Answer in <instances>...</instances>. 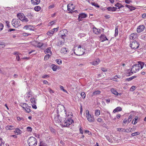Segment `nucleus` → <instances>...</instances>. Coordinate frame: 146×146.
<instances>
[{
	"mask_svg": "<svg viewBox=\"0 0 146 146\" xmlns=\"http://www.w3.org/2000/svg\"><path fill=\"white\" fill-rule=\"evenodd\" d=\"M137 62L138 64H135L132 66L131 69L130 70L131 72H129L130 69L128 70L127 72H129L126 75L127 76H130L131 75V74L135 73L138 71L140 68V65L141 69L143 68L145 64L144 62L141 61H138Z\"/></svg>",
	"mask_w": 146,
	"mask_h": 146,
	"instance_id": "obj_1",
	"label": "nucleus"
},
{
	"mask_svg": "<svg viewBox=\"0 0 146 146\" xmlns=\"http://www.w3.org/2000/svg\"><path fill=\"white\" fill-rule=\"evenodd\" d=\"M64 108V107L63 105H59L57 106V118H59V117H60V115L62 116L63 114L64 116L66 115V110H65Z\"/></svg>",
	"mask_w": 146,
	"mask_h": 146,
	"instance_id": "obj_2",
	"label": "nucleus"
},
{
	"mask_svg": "<svg viewBox=\"0 0 146 146\" xmlns=\"http://www.w3.org/2000/svg\"><path fill=\"white\" fill-rule=\"evenodd\" d=\"M37 143L36 139L33 137H30L28 140V143L29 146H36Z\"/></svg>",
	"mask_w": 146,
	"mask_h": 146,
	"instance_id": "obj_3",
	"label": "nucleus"
},
{
	"mask_svg": "<svg viewBox=\"0 0 146 146\" xmlns=\"http://www.w3.org/2000/svg\"><path fill=\"white\" fill-rule=\"evenodd\" d=\"M130 46L132 49H136L137 48L139 45V42L135 40H132L130 41Z\"/></svg>",
	"mask_w": 146,
	"mask_h": 146,
	"instance_id": "obj_4",
	"label": "nucleus"
},
{
	"mask_svg": "<svg viewBox=\"0 0 146 146\" xmlns=\"http://www.w3.org/2000/svg\"><path fill=\"white\" fill-rule=\"evenodd\" d=\"M17 17L23 22H27L29 21L27 18H26L24 14L22 13H19L17 15Z\"/></svg>",
	"mask_w": 146,
	"mask_h": 146,
	"instance_id": "obj_5",
	"label": "nucleus"
},
{
	"mask_svg": "<svg viewBox=\"0 0 146 146\" xmlns=\"http://www.w3.org/2000/svg\"><path fill=\"white\" fill-rule=\"evenodd\" d=\"M12 24L15 28H17L21 25L20 21L17 19H13L12 21Z\"/></svg>",
	"mask_w": 146,
	"mask_h": 146,
	"instance_id": "obj_6",
	"label": "nucleus"
},
{
	"mask_svg": "<svg viewBox=\"0 0 146 146\" xmlns=\"http://www.w3.org/2000/svg\"><path fill=\"white\" fill-rule=\"evenodd\" d=\"M82 48H81V46L80 45H79L77 50H75V51H74V53L77 55H81L84 54V52H83L82 51Z\"/></svg>",
	"mask_w": 146,
	"mask_h": 146,
	"instance_id": "obj_7",
	"label": "nucleus"
},
{
	"mask_svg": "<svg viewBox=\"0 0 146 146\" xmlns=\"http://www.w3.org/2000/svg\"><path fill=\"white\" fill-rule=\"evenodd\" d=\"M87 15L85 13H81L78 15V20L79 21H82L83 18H84L87 17Z\"/></svg>",
	"mask_w": 146,
	"mask_h": 146,
	"instance_id": "obj_8",
	"label": "nucleus"
},
{
	"mask_svg": "<svg viewBox=\"0 0 146 146\" xmlns=\"http://www.w3.org/2000/svg\"><path fill=\"white\" fill-rule=\"evenodd\" d=\"M73 122L74 121L73 120L71 119H69L68 120H66L65 122L64 126L66 127L68 126Z\"/></svg>",
	"mask_w": 146,
	"mask_h": 146,
	"instance_id": "obj_9",
	"label": "nucleus"
},
{
	"mask_svg": "<svg viewBox=\"0 0 146 146\" xmlns=\"http://www.w3.org/2000/svg\"><path fill=\"white\" fill-rule=\"evenodd\" d=\"M145 27L143 25H139L137 28V32L138 33H140L143 31L145 29Z\"/></svg>",
	"mask_w": 146,
	"mask_h": 146,
	"instance_id": "obj_10",
	"label": "nucleus"
},
{
	"mask_svg": "<svg viewBox=\"0 0 146 146\" xmlns=\"http://www.w3.org/2000/svg\"><path fill=\"white\" fill-rule=\"evenodd\" d=\"M111 91L112 94H114L115 95H117V96H118V95L121 96V93H118L116 91L115 89L113 88H112L111 89Z\"/></svg>",
	"mask_w": 146,
	"mask_h": 146,
	"instance_id": "obj_11",
	"label": "nucleus"
},
{
	"mask_svg": "<svg viewBox=\"0 0 146 146\" xmlns=\"http://www.w3.org/2000/svg\"><path fill=\"white\" fill-rule=\"evenodd\" d=\"M54 119L56 120L58 119H59V121H58V122L63 123L64 122H65L64 117L62 118V117H59V118H57V117H55Z\"/></svg>",
	"mask_w": 146,
	"mask_h": 146,
	"instance_id": "obj_12",
	"label": "nucleus"
},
{
	"mask_svg": "<svg viewBox=\"0 0 146 146\" xmlns=\"http://www.w3.org/2000/svg\"><path fill=\"white\" fill-rule=\"evenodd\" d=\"M100 38L101 41L102 42L106 40H108V39L104 34H102L101 35L100 37Z\"/></svg>",
	"mask_w": 146,
	"mask_h": 146,
	"instance_id": "obj_13",
	"label": "nucleus"
},
{
	"mask_svg": "<svg viewBox=\"0 0 146 146\" xmlns=\"http://www.w3.org/2000/svg\"><path fill=\"white\" fill-rule=\"evenodd\" d=\"M31 3L34 5H38L40 2V0H31Z\"/></svg>",
	"mask_w": 146,
	"mask_h": 146,
	"instance_id": "obj_14",
	"label": "nucleus"
},
{
	"mask_svg": "<svg viewBox=\"0 0 146 146\" xmlns=\"http://www.w3.org/2000/svg\"><path fill=\"white\" fill-rule=\"evenodd\" d=\"M137 33H133L131 34L130 35L129 38L130 40H134L137 37Z\"/></svg>",
	"mask_w": 146,
	"mask_h": 146,
	"instance_id": "obj_15",
	"label": "nucleus"
},
{
	"mask_svg": "<svg viewBox=\"0 0 146 146\" xmlns=\"http://www.w3.org/2000/svg\"><path fill=\"white\" fill-rule=\"evenodd\" d=\"M88 120L90 122H93L94 121L95 119L94 116L92 115H89L88 117L87 118Z\"/></svg>",
	"mask_w": 146,
	"mask_h": 146,
	"instance_id": "obj_16",
	"label": "nucleus"
},
{
	"mask_svg": "<svg viewBox=\"0 0 146 146\" xmlns=\"http://www.w3.org/2000/svg\"><path fill=\"white\" fill-rule=\"evenodd\" d=\"M132 116L131 115H130L128 117L127 119H125L123 121V123H126L127 122L128 123H129L131 120Z\"/></svg>",
	"mask_w": 146,
	"mask_h": 146,
	"instance_id": "obj_17",
	"label": "nucleus"
},
{
	"mask_svg": "<svg viewBox=\"0 0 146 146\" xmlns=\"http://www.w3.org/2000/svg\"><path fill=\"white\" fill-rule=\"evenodd\" d=\"M94 33L96 34H98L100 33V30L99 29H97V28L94 27L93 28Z\"/></svg>",
	"mask_w": 146,
	"mask_h": 146,
	"instance_id": "obj_18",
	"label": "nucleus"
},
{
	"mask_svg": "<svg viewBox=\"0 0 146 146\" xmlns=\"http://www.w3.org/2000/svg\"><path fill=\"white\" fill-rule=\"evenodd\" d=\"M107 9L108 11H114L116 10L117 8L114 7H110L107 8Z\"/></svg>",
	"mask_w": 146,
	"mask_h": 146,
	"instance_id": "obj_19",
	"label": "nucleus"
},
{
	"mask_svg": "<svg viewBox=\"0 0 146 146\" xmlns=\"http://www.w3.org/2000/svg\"><path fill=\"white\" fill-rule=\"evenodd\" d=\"M35 44H37V47L42 48V46L43 45V44L42 43L40 42H37L35 41Z\"/></svg>",
	"mask_w": 146,
	"mask_h": 146,
	"instance_id": "obj_20",
	"label": "nucleus"
},
{
	"mask_svg": "<svg viewBox=\"0 0 146 146\" xmlns=\"http://www.w3.org/2000/svg\"><path fill=\"white\" fill-rule=\"evenodd\" d=\"M100 62V60L99 59H96L95 61L91 62V63L94 65H97Z\"/></svg>",
	"mask_w": 146,
	"mask_h": 146,
	"instance_id": "obj_21",
	"label": "nucleus"
},
{
	"mask_svg": "<svg viewBox=\"0 0 146 146\" xmlns=\"http://www.w3.org/2000/svg\"><path fill=\"white\" fill-rule=\"evenodd\" d=\"M122 110V109L121 107H118L113 110V112L114 113H115L116 112L121 111Z\"/></svg>",
	"mask_w": 146,
	"mask_h": 146,
	"instance_id": "obj_22",
	"label": "nucleus"
},
{
	"mask_svg": "<svg viewBox=\"0 0 146 146\" xmlns=\"http://www.w3.org/2000/svg\"><path fill=\"white\" fill-rule=\"evenodd\" d=\"M32 27H33L31 25H26L24 27V29H29L30 30H33Z\"/></svg>",
	"mask_w": 146,
	"mask_h": 146,
	"instance_id": "obj_23",
	"label": "nucleus"
},
{
	"mask_svg": "<svg viewBox=\"0 0 146 146\" xmlns=\"http://www.w3.org/2000/svg\"><path fill=\"white\" fill-rule=\"evenodd\" d=\"M115 6V7H117L118 8V9H120V8L124 7V6L121 4L117 3L116 4Z\"/></svg>",
	"mask_w": 146,
	"mask_h": 146,
	"instance_id": "obj_24",
	"label": "nucleus"
},
{
	"mask_svg": "<svg viewBox=\"0 0 146 146\" xmlns=\"http://www.w3.org/2000/svg\"><path fill=\"white\" fill-rule=\"evenodd\" d=\"M6 128L7 130H12L14 128V127L13 126L9 125L6 126Z\"/></svg>",
	"mask_w": 146,
	"mask_h": 146,
	"instance_id": "obj_25",
	"label": "nucleus"
},
{
	"mask_svg": "<svg viewBox=\"0 0 146 146\" xmlns=\"http://www.w3.org/2000/svg\"><path fill=\"white\" fill-rule=\"evenodd\" d=\"M101 93V91L97 90L94 92L93 93V95H97Z\"/></svg>",
	"mask_w": 146,
	"mask_h": 146,
	"instance_id": "obj_26",
	"label": "nucleus"
},
{
	"mask_svg": "<svg viewBox=\"0 0 146 146\" xmlns=\"http://www.w3.org/2000/svg\"><path fill=\"white\" fill-rule=\"evenodd\" d=\"M41 9V7L40 6H36L34 8V10L36 11H38Z\"/></svg>",
	"mask_w": 146,
	"mask_h": 146,
	"instance_id": "obj_27",
	"label": "nucleus"
},
{
	"mask_svg": "<svg viewBox=\"0 0 146 146\" xmlns=\"http://www.w3.org/2000/svg\"><path fill=\"white\" fill-rule=\"evenodd\" d=\"M57 66L54 64L52 65V69L54 71H56L57 69Z\"/></svg>",
	"mask_w": 146,
	"mask_h": 146,
	"instance_id": "obj_28",
	"label": "nucleus"
},
{
	"mask_svg": "<svg viewBox=\"0 0 146 146\" xmlns=\"http://www.w3.org/2000/svg\"><path fill=\"white\" fill-rule=\"evenodd\" d=\"M118 27L117 26H116L115 30V36H116L118 34Z\"/></svg>",
	"mask_w": 146,
	"mask_h": 146,
	"instance_id": "obj_29",
	"label": "nucleus"
},
{
	"mask_svg": "<svg viewBox=\"0 0 146 146\" xmlns=\"http://www.w3.org/2000/svg\"><path fill=\"white\" fill-rule=\"evenodd\" d=\"M30 108H31L30 107H29V106H28L25 109V110L27 113H29L31 112V110Z\"/></svg>",
	"mask_w": 146,
	"mask_h": 146,
	"instance_id": "obj_30",
	"label": "nucleus"
},
{
	"mask_svg": "<svg viewBox=\"0 0 146 146\" xmlns=\"http://www.w3.org/2000/svg\"><path fill=\"white\" fill-rule=\"evenodd\" d=\"M64 43L62 41H59L57 43V45L59 47H61L63 44Z\"/></svg>",
	"mask_w": 146,
	"mask_h": 146,
	"instance_id": "obj_31",
	"label": "nucleus"
},
{
	"mask_svg": "<svg viewBox=\"0 0 146 146\" xmlns=\"http://www.w3.org/2000/svg\"><path fill=\"white\" fill-rule=\"evenodd\" d=\"M46 52L47 53H50V54H52V53L51 51V48L48 47L47 48L46 50Z\"/></svg>",
	"mask_w": 146,
	"mask_h": 146,
	"instance_id": "obj_32",
	"label": "nucleus"
},
{
	"mask_svg": "<svg viewBox=\"0 0 146 146\" xmlns=\"http://www.w3.org/2000/svg\"><path fill=\"white\" fill-rule=\"evenodd\" d=\"M100 111L99 110H96L95 111V115L98 116L100 115Z\"/></svg>",
	"mask_w": 146,
	"mask_h": 146,
	"instance_id": "obj_33",
	"label": "nucleus"
},
{
	"mask_svg": "<svg viewBox=\"0 0 146 146\" xmlns=\"http://www.w3.org/2000/svg\"><path fill=\"white\" fill-rule=\"evenodd\" d=\"M61 51L63 53H64V54H65L67 52L66 49L65 48H62L61 49Z\"/></svg>",
	"mask_w": 146,
	"mask_h": 146,
	"instance_id": "obj_34",
	"label": "nucleus"
},
{
	"mask_svg": "<svg viewBox=\"0 0 146 146\" xmlns=\"http://www.w3.org/2000/svg\"><path fill=\"white\" fill-rule=\"evenodd\" d=\"M21 130L18 128L16 129L15 131H14L15 133H17V134H21Z\"/></svg>",
	"mask_w": 146,
	"mask_h": 146,
	"instance_id": "obj_35",
	"label": "nucleus"
},
{
	"mask_svg": "<svg viewBox=\"0 0 146 146\" xmlns=\"http://www.w3.org/2000/svg\"><path fill=\"white\" fill-rule=\"evenodd\" d=\"M140 133L139 132H136L133 133L131 134V135L133 136H135L137 135H139Z\"/></svg>",
	"mask_w": 146,
	"mask_h": 146,
	"instance_id": "obj_36",
	"label": "nucleus"
},
{
	"mask_svg": "<svg viewBox=\"0 0 146 146\" xmlns=\"http://www.w3.org/2000/svg\"><path fill=\"white\" fill-rule=\"evenodd\" d=\"M54 32V31H52L48 32L47 33V35L51 36L52 35Z\"/></svg>",
	"mask_w": 146,
	"mask_h": 146,
	"instance_id": "obj_37",
	"label": "nucleus"
},
{
	"mask_svg": "<svg viewBox=\"0 0 146 146\" xmlns=\"http://www.w3.org/2000/svg\"><path fill=\"white\" fill-rule=\"evenodd\" d=\"M28 106V105L26 103H23L21 107L24 109V110Z\"/></svg>",
	"mask_w": 146,
	"mask_h": 146,
	"instance_id": "obj_38",
	"label": "nucleus"
},
{
	"mask_svg": "<svg viewBox=\"0 0 146 146\" xmlns=\"http://www.w3.org/2000/svg\"><path fill=\"white\" fill-rule=\"evenodd\" d=\"M138 117L136 118H135L133 120L132 123L133 124H136L137 123V120Z\"/></svg>",
	"mask_w": 146,
	"mask_h": 146,
	"instance_id": "obj_39",
	"label": "nucleus"
},
{
	"mask_svg": "<svg viewBox=\"0 0 146 146\" xmlns=\"http://www.w3.org/2000/svg\"><path fill=\"white\" fill-rule=\"evenodd\" d=\"M91 4L92 5L95 6L96 7L99 8L100 7V6L98 5V4L95 3H92Z\"/></svg>",
	"mask_w": 146,
	"mask_h": 146,
	"instance_id": "obj_40",
	"label": "nucleus"
},
{
	"mask_svg": "<svg viewBox=\"0 0 146 146\" xmlns=\"http://www.w3.org/2000/svg\"><path fill=\"white\" fill-rule=\"evenodd\" d=\"M5 46V45L4 43L2 42H0V49L4 48Z\"/></svg>",
	"mask_w": 146,
	"mask_h": 146,
	"instance_id": "obj_41",
	"label": "nucleus"
},
{
	"mask_svg": "<svg viewBox=\"0 0 146 146\" xmlns=\"http://www.w3.org/2000/svg\"><path fill=\"white\" fill-rule=\"evenodd\" d=\"M56 62L59 65H60L62 64V62L60 60H59L58 59H56Z\"/></svg>",
	"mask_w": 146,
	"mask_h": 146,
	"instance_id": "obj_42",
	"label": "nucleus"
},
{
	"mask_svg": "<svg viewBox=\"0 0 146 146\" xmlns=\"http://www.w3.org/2000/svg\"><path fill=\"white\" fill-rule=\"evenodd\" d=\"M50 56V55L49 54H47L45 55L44 57V60H48L49 58V57Z\"/></svg>",
	"mask_w": 146,
	"mask_h": 146,
	"instance_id": "obj_43",
	"label": "nucleus"
},
{
	"mask_svg": "<svg viewBox=\"0 0 146 146\" xmlns=\"http://www.w3.org/2000/svg\"><path fill=\"white\" fill-rule=\"evenodd\" d=\"M80 95L83 99H84L85 98L86 94L84 92H82Z\"/></svg>",
	"mask_w": 146,
	"mask_h": 146,
	"instance_id": "obj_44",
	"label": "nucleus"
},
{
	"mask_svg": "<svg viewBox=\"0 0 146 146\" xmlns=\"http://www.w3.org/2000/svg\"><path fill=\"white\" fill-rule=\"evenodd\" d=\"M32 92L31 91L27 93L26 94L27 97L28 98H29L30 97V96L31 95Z\"/></svg>",
	"mask_w": 146,
	"mask_h": 146,
	"instance_id": "obj_45",
	"label": "nucleus"
},
{
	"mask_svg": "<svg viewBox=\"0 0 146 146\" xmlns=\"http://www.w3.org/2000/svg\"><path fill=\"white\" fill-rule=\"evenodd\" d=\"M117 131L119 132H124V129L122 128H118L117 129Z\"/></svg>",
	"mask_w": 146,
	"mask_h": 146,
	"instance_id": "obj_46",
	"label": "nucleus"
},
{
	"mask_svg": "<svg viewBox=\"0 0 146 146\" xmlns=\"http://www.w3.org/2000/svg\"><path fill=\"white\" fill-rule=\"evenodd\" d=\"M27 130L28 131L31 132L32 131V129L31 127H28L27 128Z\"/></svg>",
	"mask_w": 146,
	"mask_h": 146,
	"instance_id": "obj_47",
	"label": "nucleus"
},
{
	"mask_svg": "<svg viewBox=\"0 0 146 146\" xmlns=\"http://www.w3.org/2000/svg\"><path fill=\"white\" fill-rule=\"evenodd\" d=\"M30 100L31 102L33 104H36V102L35 101V100L34 98H31Z\"/></svg>",
	"mask_w": 146,
	"mask_h": 146,
	"instance_id": "obj_48",
	"label": "nucleus"
},
{
	"mask_svg": "<svg viewBox=\"0 0 146 146\" xmlns=\"http://www.w3.org/2000/svg\"><path fill=\"white\" fill-rule=\"evenodd\" d=\"M3 25L2 23H0V31L3 29Z\"/></svg>",
	"mask_w": 146,
	"mask_h": 146,
	"instance_id": "obj_49",
	"label": "nucleus"
},
{
	"mask_svg": "<svg viewBox=\"0 0 146 146\" xmlns=\"http://www.w3.org/2000/svg\"><path fill=\"white\" fill-rule=\"evenodd\" d=\"M86 117L87 118H88V117L89 116V115H91V114H89V111L88 110H86Z\"/></svg>",
	"mask_w": 146,
	"mask_h": 146,
	"instance_id": "obj_50",
	"label": "nucleus"
},
{
	"mask_svg": "<svg viewBox=\"0 0 146 146\" xmlns=\"http://www.w3.org/2000/svg\"><path fill=\"white\" fill-rule=\"evenodd\" d=\"M97 121L98 122H100V123H102V122H103L102 119L101 118H98L97 119Z\"/></svg>",
	"mask_w": 146,
	"mask_h": 146,
	"instance_id": "obj_51",
	"label": "nucleus"
},
{
	"mask_svg": "<svg viewBox=\"0 0 146 146\" xmlns=\"http://www.w3.org/2000/svg\"><path fill=\"white\" fill-rule=\"evenodd\" d=\"M27 16L30 19H31V17H33V15H31V13H28L27 15Z\"/></svg>",
	"mask_w": 146,
	"mask_h": 146,
	"instance_id": "obj_52",
	"label": "nucleus"
},
{
	"mask_svg": "<svg viewBox=\"0 0 146 146\" xmlns=\"http://www.w3.org/2000/svg\"><path fill=\"white\" fill-rule=\"evenodd\" d=\"M60 88L61 90H63L64 92H66V93L67 92L66 90H65V89H64V87L63 86H60Z\"/></svg>",
	"mask_w": 146,
	"mask_h": 146,
	"instance_id": "obj_53",
	"label": "nucleus"
},
{
	"mask_svg": "<svg viewBox=\"0 0 146 146\" xmlns=\"http://www.w3.org/2000/svg\"><path fill=\"white\" fill-rule=\"evenodd\" d=\"M17 120L19 121H20L22 120L23 121L24 120V119L23 118H22V117L21 118L20 117H17Z\"/></svg>",
	"mask_w": 146,
	"mask_h": 146,
	"instance_id": "obj_54",
	"label": "nucleus"
},
{
	"mask_svg": "<svg viewBox=\"0 0 146 146\" xmlns=\"http://www.w3.org/2000/svg\"><path fill=\"white\" fill-rule=\"evenodd\" d=\"M135 9H136V8H135V7H133L131 6L130 7L129 9H130V10L131 11L135 10Z\"/></svg>",
	"mask_w": 146,
	"mask_h": 146,
	"instance_id": "obj_55",
	"label": "nucleus"
},
{
	"mask_svg": "<svg viewBox=\"0 0 146 146\" xmlns=\"http://www.w3.org/2000/svg\"><path fill=\"white\" fill-rule=\"evenodd\" d=\"M66 35L65 33H64V34H62L61 36V37L62 38V39H64V37L66 36Z\"/></svg>",
	"mask_w": 146,
	"mask_h": 146,
	"instance_id": "obj_56",
	"label": "nucleus"
},
{
	"mask_svg": "<svg viewBox=\"0 0 146 146\" xmlns=\"http://www.w3.org/2000/svg\"><path fill=\"white\" fill-rule=\"evenodd\" d=\"M16 59L18 61H19L21 59L20 58V56L19 55H17Z\"/></svg>",
	"mask_w": 146,
	"mask_h": 146,
	"instance_id": "obj_57",
	"label": "nucleus"
},
{
	"mask_svg": "<svg viewBox=\"0 0 146 146\" xmlns=\"http://www.w3.org/2000/svg\"><path fill=\"white\" fill-rule=\"evenodd\" d=\"M125 2L127 4H129L130 2H132L131 1H130L129 0H125Z\"/></svg>",
	"mask_w": 146,
	"mask_h": 146,
	"instance_id": "obj_58",
	"label": "nucleus"
},
{
	"mask_svg": "<svg viewBox=\"0 0 146 146\" xmlns=\"http://www.w3.org/2000/svg\"><path fill=\"white\" fill-rule=\"evenodd\" d=\"M101 70L103 72H106L107 71V69L104 68H102Z\"/></svg>",
	"mask_w": 146,
	"mask_h": 146,
	"instance_id": "obj_59",
	"label": "nucleus"
},
{
	"mask_svg": "<svg viewBox=\"0 0 146 146\" xmlns=\"http://www.w3.org/2000/svg\"><path fill=\"white\" fill-rule=\"evenodd\" d=\"M6 24L8 28H9L10 27L9 26V22L8 21H6Z\"/></svg>",
	"mask_w": 146,
	"mask_h": 146,
	"instance_id": "obj_60",
	"label": "nucleus"
},
{
	"mask_svg": "<svg viewBox=\"0 0 146 146\" xmlns=\"http://www.w3.org/2000/svg\"><path fill=\"white\" fill-rule=\"evenodd\" d=\"M79 131L80 132V133L82 134L83 133V131L82 130V127H80L79 128Z\"/></svg>",
	"mask_w": 146,
	"mask_h": 146,
	"instance_id": "obj_61",
	"label": "nucleus"
},
{
	"mask_svg": "<svg viewBox=\"0 0 146 146\" xmlns=\"http://www.w3.org/2000/svg\"><path fill=\"white\" fill-rule=\"evenodd\" d=\"M32 107L33 108L36 109L37 108V107L36 106L35 104H33L32 105Z\"/></svg>",
	"mask_w": 146,
	"mask_h": 146,
	"instance_id": "obj_62",
	"label": "nucleus"
},
{
	"mask_svg": "<svg viewBox=\"0 0 146 146\" xmlns=\"http://www.w3.org/2000/svg\"><path fill=\"white\" fill-rule=\"evenodd\" d=\"M129 132L128 129H124V132L129 133Z\"/></svg>",
	"mask_w": 146,
	"mask_h": 146,
	"instance_id": "obj_63",
	"label": "nucleus"
},
{
	"mask_svg": "<svg viewBox=\"0 0 146 146\" xmlns=\"http://www.w3.org/2000/svg\"><path fill=\"white\" fill-rule=\"evenodd\" d=\"M146 16V14L145 13H144L143 14L142 16V17L144 18H145Z\"/></svg>",
	"mask_w": 146,
	"mask_h": 146,
	"instance_id": "obj_64",
	"label": "nucleus"
}]
</instances>
